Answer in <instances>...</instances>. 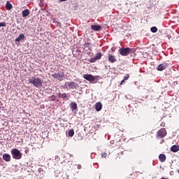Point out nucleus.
I'll use <instances>...</instances> for the list:
<instances>
[{"instance_id":"nucleus-1","label":"nucleus","mask_w":179,"mask_h":179,"mask_svg":"<svg viewBox=\"0 0 179 179\" xmlns=\"http://www.w3.org/2000/svg\"><path fill=\"white\" fill-rule=\"evenodd\" d=\"M29 82L35 87L40 88L43 87V81L38 77H32L29 80Z\"/></svg>"},{"instance_id":"nucleus-2","label":"nucleus","mask_w":179,"mask_h":179,"mask_svg":"<svg viewBox=\"0 0 179 179\" xmlns=\"http://www.w3.org/2000/svg\"><path fill=\"white\" fill-rule=\"evenodd\" d=\"M11 155L13 159H15V160H20V159H22V152L17 148L11 150Z\"/></svg>"},{"instance_id":"nucleus-3","label":"nucleus","mask_w":179,"mask_h":179,"mask_svg":"<svg viewBox=\"0 0 179 179\" xmlns=\"http://www.w3.org/2000/svg\"><path fill=\"white\" fill-rule=\"evenodd\" d=\"M131 50L132 49L129 48H122L119 50V53L123 57H127V55H129V52H131Z\"/></svg>"},{"instance_id":"nucleus-4","label":"nucleus","mask_w":179,"mask_h":179,"mask_svg":"<svg viewBox=\"0 0 179 179\" xmlns=\"http://www.w3.org/2000/svg\"><path fill=\"white\" fill-rule=\"evenodd\" d=\"M52 78L57 79V80H62L65 78V74L64 73H55L51 75Z\"/></svg>"},{"instance_id":"nucleus-5","label":"nucleus","mask_w":179,"mask_h":179,"mask_svg":"<svg viewBox=\"0 0 179 179\" xmlns=\"http://www.w3.org/2000/svg\"><path fill=\"white\" fill-rule=\"evenodd\" d=\"M84 79H86V80H88V82H90V83H93L96 78L92 75V74H84L83 75Z\"/></svg>"},{"instance_id":"nucleus-6","label":"nucleus","mask_w":179,"mask_h":179,"mask_svg":"<svg viewBox=\"0 0 179 179\" xmlns=\"http://www.w3.org/2000/svg\"><path fill=\"white\" fill-rule=\"evenodd\" d=\"M166 135H167V131H166V129L162 128L159 129L157 132V136H159V138H160L161 139L164 138Z\"/></svg>"},{"instance_id":"nucleus-7","label":"nucleus","mask_w":179,"mask_h":179,"mask_svg":"<svg viewBox=\"0 0 179 179\" xmlns=\"http://www.w3.org/2000/svg\"><path fill=\"white\" fill-rule=\"evenodd\" d=\"M69 89H78L79 87V85L75 82H70L66 83Z\"/></svg>"},{"instance_id":"nucleus-8","label":"nucleus","mask_w":179,"mask_h":179,"mask_svg":"<svg viewBox=\"0 0 179 179\" xmlns=\"http://www.w3.org/2000/svg\"><path fill=\"white\" fill-rule=\"evenodd\" d=\"M57 96L59 99H62L63 100H69V97H68V94L66 93L62 94L61 92H59Z\"/></svg>"},{"instance_id":"nucleus-9","label":"nucleus","mask_w":179,"mask_h":179,"mask_svg":"<svg viewBox=\"0 0 179 179\" xmlns=\"http://www.w3.org/2000/svg\"><path fill=\"white\" fill-rule=\"evenodd\" d=\"M169 64L167 63H162L161 64H159L157 67V71H164V69H166L168 66Z\"/></svg>"},{"instance_id":"nucleus-10","label":"nucleus","mask_w":179,"mask_h":179,"mask_svg":"<svg viewBox=\"0 0 179 179\" xmlns=\"http://www.w3.org/2000/svg\"><path fill=\"white\" fill-rule=\"evenodd\" d=\"M108 58L109 62H111V64H114V62H117V58L115 57V56L111 54L108 55Z\"/></svg>"},{"instance_id":"nucleus-11","label":"nucleus","mask_w":179,"mask_h":179,"mask_svg":"<svg viewBox=\"0 0 179 179\" xmlns=\"http://www.w3.org/2000/svg\"><path fill=\"white\" fill-rule=\"evenodd\" d=\"M91 29L94 30V31H100V30H101V26L94 24L91 26Z\"/></svg>"},{"instance_id":"nucleus-12","label":"nucleus","mask_w":179,"mask_h":179,"mask_svg":"<svg viewBox=\"0 0 179 179\" xmlns=\"http://www.w3.org/2000/svg\"><path fill=\"white\" fill-rule=\"evenodd\" d=\"M22 17H27V16H29V15H30V10L26 9V10H22Z\"/></svg>"},{"instance_id":"nucleus-13","label":"nucleus","mask_w":179,"mask_h":179,"mask_svg":"<svg viewBox=\"0 0 179 179\" xmlns=\"http://www.w3.org/2000/svg\"><path fill=\"white\" fill-rule=\"evenodd\" d=\"M95 108L97 111H101V108H103V105L101 102H98L95 105Z\"/></svg>"},{"instance_id":"nucleus-14","label":"nucleus","mask_w":179,"mask_h":179,"mask_svg":"<svg viewBox=\"0 0 179 179\" xmlns=\"http://www.w3.org/2000/svg\"><path fill=\"white\" fill-rule=\"evenodd\" d=\"M3 159L5 162H10V155L9 154H4L3 155Z\"/></svg>"},{"instance_id":"nucleus-15","label":"nucleus","mask_w":179,"mask_h":179,"mask_svg":"<svg viewBox=\"0 0 179 179\" xmlns=\"http://www.w3.org/2000/svg\"><path fill=\"white\" fill-rule=\"evenodd\" d=\"M84 48L85 51H87V50H89V51H92V48H90V43H85L84 44Z\"/></svg>"},{"instance_id":"nucleus-16","label":"nucleus","mask_w":179,"mask_h":179,"mask_svg":"<svg viewBox=\"0 0 179 179\" xmlns=\"http://www.w3.org/2000/svg\"><path fill=\"white\" fill-rule=\"evenodd\" d=\"M159 159L162 163L166 162V155L164 154H160L159 156Z\"/></svg>"},{"instance_id":"nucleus-17","label":"nucleus","mask_w":179,"mask_h":179,"mask_svg":"<svg viewBox=\"0 0 179 179\" xmlns=\"http://www.w3.org/2000/svg\"><path fill=\"white\" fill-rule=\"evenodd\" d=\"M12 8H13V6L10 3V2L7 1L6 4V10H10L12 9Z\"/></svg>"},{"instance_id":"nucleus-18","label":"nucleus","mask_w":179,"mask_h":179,"mask_svg":"<svg viewBox=\"0 0 179 179\" xmlns=\"http://www.w3.org/2000/svg\"><path fill=\"white\" fill-rule=\"evenodd\" d=\"M22 40H24V34H21L20 36L15 39L16 42L22 41Z\"/></svg>"},{"instance_id":"nucleus-19","label":"nucleus","mask_w":179,"mask_h":179,"mask_svg":"<svg viewBox=\"0 0 179 179\" xmlns=\"http://www.w3.org/2000/svg\"><path fill=\"white\" fill-rule=\"evenodd\" d=\"M71 108L73 111L75 110H77L78 109V105L76 104V103L72 102L71 103Z\"/></svg>"},{"instance_id":"nucleus-20","label":"nucleus","mask_w":179,"mask_h":179,"mask_svg":"<svg viewBox=\"0 0 179 179\" xmlns=\"http://www.w3.org/2000/svg\"><path fill=\"white\" fill-rule=\"evenodd\" d=\"M171 149L172 152H178L179 146L178 145H173V146L171 147Z\"/></svg>"},{"instance_id":"nucleus-21","label":"nucleus","mask_w":179,"mask_h":179,"mask_svg":"<svg viewBox=\"0 0 179 179\" xmlns=\"http://www.w3.org/2000/svg\"><path fill=\"white\" fill-rule=\"evenodd\" d=\"M101 52H98L95 56H94V57H95V59H96V60L97 61V60H99V59H101Z\"/></svg>"},{"instance_id":"nucleus-22","label":"nucleus","mask_w":179,"mask_h":179,"mask_svg":"<svg viewBox=\"0 0 179 179\" xmlns=\"http://www.w3.org/2000/svg\"><path fill=\"white\" fill-rule=\"evenodd\" d=\"M73 135H75V131H73V129H71L69 131V136L72 138V136H73Z\"/></svg>"},{"instance_id":"nucleus-23","label":"nucleus","mask_w":179,"mask_h":179,"mask_svg":"<svg viewBox=\"0 0 179 179\" xmlns=\"http://www.w3.org/2000/svg\"><path fill=\"white\" fill-rule=\"evenodd\" d=\"M50 101H55L56 99H57V96L55 95H52L48 97Z\"/></svg>"},{"instance_id":"nucleus-24","label":"nucleus","mask_w":179,"mask_h":179,"mask_svg":"<svg viewBox=\"0 0 179 179\" xmlns=\"http://www.w3.org/2000/svg\"><path fill=\"white\" fill-rule=\"evenodd\" d=\"M150 31H152V33H156L157 31V27H151Z\"/></svg>"},{"instance_id":"nucleus-25","label":"nucleus","mask_w":179,"mask_h":179,"mask_svg":"<svg viewBox=\"0 0 179 179\" xmlns=\"http://www.w3.org/2000/svg\"><path fill=\"white\" fill-rule=\"evenodd\" d=\"M88 61H89V62L93 63V62H96V61H97V60L94 57L90 59Z\"/></svg>"},{"instance_id":"nucleus-26","label":"nucleus","mask_w":179,"mask_h":179,"mask_svg":"<svg viewBox=\"0 0 179 179\" xmlns=\"http://www.w3.org/2000/svg\"><path fill=\"white\" fill-rule=\"evenodd\" d=\"M6 26V22H0V27H5Z\"/></svg>"},{"instance_id":"nucleus-27","label":"nucleus","mask_w":179,"mask_h":179,"mask_svg":"<svg viewBox=\"0 0 179 179\" xmlns=\"http://www.w3.org/2000/svg\"><path fill=\"white\" fill-rule=\"evenodd\" d=\"M129 79V74H127L124 77L123 80H128Z\"/></svg>"},{"instance_id":"nucleus-28","label":"nucleus","mask_w":179,"mask_h":179,"mask_svg":"<svg viewBox=\"0 0 179 179\" xmlns=\"http://www.w3.org/2000/svg\"><path fill=\"white\" fill-rule=\"evenodd\" d=\"M101 157H104V158L106 159V157H107V152H103V153L101 154Z\"/></svg>"},{"instance_id":"nucleus-29","label":"nucleus","mask_w":179,"mask_h":179,"mask_svg":"<svg viewBox=\"0 0 179 179\" xmlns=\"http://www.w3.org/2000/svg\"><path fill=\"white\" fill-rule=\"evenodd\" d=\"M61 178H62V179H68V176H66V174H64L62 177H61Z\"/></svg>"},{"instance_id":"nucleus-30","label":"nucleus","mask_w":179,"mask_h":179,"mask_svg":"<svg viewBox=\"0 0 179 179\" xmlns=\"http://www.w3.org/2000/svg\"><path fill=\"white\" fill-rule=\"evenodd\" d=\"M77 169H78V170H80V169H82V166L80 165V164H78V165H77Z\"/></svg>"},{"instance_id":"nucleus-31","label":"nucleus","mask_w":179,"mask_h":179,"mask_svg":"<svg viewBox=\"0 0 179 179\" xmlns=\"http://www.w3.org/2000/svg\"><path fill=\"white\" fill-rule=\"evenodd\" d=\"M166 37L169 38V40H170L171 38V35L167 34Z\"/></svg>"},{"instance_id":"nucleus-32","label":"nucleus","mask_w":179,"mask_h":179,"mask_svg":"<svg viewBox=\"0 0 179 179\" xmlns=\"http://www.w3.org/2000/svg\"><path fill=\"white\" fill-rule=\"evenodd\" d=\"M124 83H125V80H123L121 81L120 85H123Z\"/></svg>"},{"instance_id":"nucleus-33","label":"nucleus","mask_w":179,"mask_h":179,"mask_svg":"<svg viewBox=\"0 0 179 179\" xmlns=\"http://www.w3.org/2000/svg\"><path fill=\"white\" fill-rule=\"evenodd\" d=\"M65 1H68V0H59V2H65Z\"/></svg>"},{"instance_id":"nucleus-34","label":"nucleus","mask_w":179,"mask_h":179,"mask_svg":"<svg viewBox=\"0 0 179 179\" xmlns=\"http://www.w3.org/2000/svg\"><path fill=\"white\" fill-rule=\"evenodd\" d=\"M161 179H169V178H161Z\"/></svg>"},{"instance_id":"nucleus-35","label":"nucleus","mask_w":179,"mask_h":179,"mask_svg":"<svg viewBox=\"0 0 179 179\" xmlns=\"http://www.w3.org/2000/svg\"><path fill=\"white\" fill-rule=\"evenodd\" d=\"M55 159H58V155H56V156H55Z\"/></svg>"},{"instance_id":"nucleus-36","label":"nucleus","mask_w":179,"mask_h":179,"mask_svg":"<svg viewBox=\"0 0 179 179\" xmlns=\"http://www.w3.org/2000/svg\"><path fill=\"white\" fill-rule=\"evenodd\" d=\"M41 170H42L41 169H38V171H39V172H41Z\"/></svg>"},{"instance_id":"nucleus-37","label":"nucleus","mask_w":179,"mask_h":179,"mask_svg":"<svg viewBox=\"0 0 179 179\" xmlns=\"http://www.w3.org/2000/svg\"><path fill=\"white\" fill-rule=\"evenodd\" d=\"M59 24H61V22H59Z\"/></svg>"},{"instance_id":"nucleus-38","label":"nucleus","mask_w":179,"mask_h":179,"mask_svg":"<svg viewBox=\"0 0 179 179\" xmlns=\"http://www.w3.org/2000/svg\"><path fill=\"white\" fill-rule=\"evenodd\" d=\"M57 101H59V100H57Z\"/></svg>"}]
</instances>
